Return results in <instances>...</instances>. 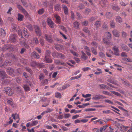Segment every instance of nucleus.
I'll use <instances>...</instances> for the list:
<instances>
[{
  "label": "nucleus",
  "mask_w": 132,
  "mask_h": 132,
  "mask_svg": "<svg viewBox=\"0 0 132 132\" xmlns=\"http://www.w3.org/2000/svg\"><path fill=\"white\" fill-rule=\"evenodd\" d=\"M57 55L56 56L57 58H60L63 59H64L65 58V55L61 53L57 52Z\"/></svg>",
  "instance_id": "14"
},
{
  "label": "nucleus",
  "mask_w": 132,
  "mask_h": 132,
  "mask_svg": "<svg viewBox=\"0 0 132 132\" xmlns=\"http://www.w3.org/2000/svg\"><path fill=\"white\" fill-rule=\"evenodd\" d=\"M111 92L113 94L117 96H120V94L118 92L114 91H111Z\"/></svg>",
  "instance_id": "57"
},
{
  "label": "nucleus",
  "mask_w": 132,
  "mask_h": 132,
  "mask_svg": "<svg viewBox=\"0 0 132 132\" xmlns=\"http://www.w3.org/2000/svg\"><path fill=\"white\" fill-rule=\"evenodd\" d=\"M44 12V9L43 8L39 9L38 12V14L41 15L43 14Z\"/></svg>",
  "instance_id": "39"
},
{
  "label": "nucleus",
  "mask_w": 132,
  "mask_h": 132,
  "mask_svg": "<svg viewBox=\"0 0 132 132\" xmlns=\"http://www.w3.org/2000/svg\"><path fill=\"white\" fill-rule=\"evenodd\" d=\"M16 35L14 34H11L10 35L9 40L13 42H15L16 41Z\"/></svg>",
  "instance_id": "4"
},
{
  "label": "nucleus",
  "mask_w": 132,
  "mask_h": 132,
  "mask_svg": "<svg viewBox=\"0 0 132 132\" xmlns=\"http://www.w3.org/2000/svg\"><path fill=\"white\" fill-rule=\"evenodd\" d=\"M79 23L78 22L75 21L74 22L73 24V28L77 29H79Z\"/></svg>",
  "instance_id": "13"
},
{
  "label": "nucleus",
  "mask_w": 132,
  "mask_h": 132,
  "mask_svg": "<svg viewBox=\"0 0 132 132\" xmlns=\"http://www.w3.org/2000/svg\"><path fill=\"white\" fill-rule=\"evenodd\" d=\"M26 27L30 30L32 31L33 30V28L31 24H29L27 25Z\"/></svg>",
  "instance_id": "41"
},
{
  "label": "nucleus",
  "mask_w": 132,
  "mask_h": 132,
  "mask_svg": "<svg viewBox=\"0 0 132 132\" xmlns=\"http://www.w3.org/2000/svg\"><path fill=\"white\" fill-rule=\"evenodd\" d=\"M33 42L35 44L37 45L39 43V41L38 38L36 37H34L33 39Z\"/></svg>",
  "instance_id": "33"
},
{
  "label": "nucleus",
  "mask_w": 132,
  "mask_h": 132,
  "mask_svg": "<svg viewBox=\"0 0 132 132\" xmlns=\"http://www.w3.org/2000/svg\"><path fill=\"white\" fill-rule=\"evenodd\" d=\"M31 56L36 59H38L39 58V55L36 52L34 51L31 54Z\"/></svg>",
  "instance_id": "10"
},
{
  "label": "nucleus",
  "mask_w": 132,
  "mask_h": 132,
  "mask_svg": "<svg viewBox=\"0 0 132 132\" xmlns=\"http://www.w3.org/2000/svg\"><path fill=\"white\" fill-rule=\"evenodd\" d=\"M7 102L8 104H10L11 106H12L13 104L12 100V99H10L9 100H7Z\"/></svg>",
  "instance_id": "42"
},
{
  "label": "nucleus",
  "mask_w": 132,
  "mask_h": 132,
  "mask_svg": "<svg viewBox=\"0 0 132 132\" xmlns=\"http://www.w3.org/2000/svg\"><path fill=\"white\" fill-rule=\"evenodd\" d=\"M104 102H105L109 103L110 104H113V102L109 100H104Z\"/></svg>",
  "instance_id": "44"
},
{
  "label": "nucleus",
  "mask_w": 132,
  "mask_h": 132,
  "mask_svg": "<svg viewBox=\"0 0 132 132\" xmlns=\"http://www.w3.org/2000/svg\"><path fill=\"white\" fill-rule=\"evenodd\" d=\"M38 123V122L36 121H32V123L31 124V126L36 125Z\"/></svg>",
  "instance_id": "54"
},
{
  "label": "nucleus",
  "mask_w": 132,
  "mask_h": 132,
  "mask_svg": "<svg viewBox=\"0 0 132 132\" xmlns=\"http://www.w3.org/2000/svg\"><path fill=\"white\" fill-rule=\"evenodd\" d=\"M45 39L47 41L50 43L52 42V36L51 35H47V34L45 35Z\"/></svg>",
  "instance_id": "6"
},
{
  "label": "nucleus",
  "mask_w": 132,
  "mask_h": 132,
  "mask_svg": "<svg viewBox=\"0 0 132 132\" xmlns=\"http://www.w3.org/2000/svg\"><path fill=\"white\" fill-rule=\"evenodd\" d=\"M122 48L124 51L128 52L129 51V49L127 45L122 44L121 45Z\"/></svg>",
  "instance_id": "17"
},
{
  "label": "nucleus",
  "mask_w": 132,
  "mask_h": 132,
  "mask_svg": "<svg viewBox=\"0 0 132 132\" xmlns=\"http://www.w3.org/2000/svg\"><path fill=\"white\" fill-rule=\"evenodd\" d=\"M0 32L2 36H4L5 35L6 33L5 30L1 28Z\"/></svg>",
  "instance_id": "32"
},
{
  "label": "nucleus",
  "mask_w": 132,
  "mask_h": 132,
  "mask_svg": "<svg viewBox=\"0 0 132 132\" xmlns=\"http://www.w3.org/2000/svg\"><path fill=\"white\" fill-rule=\"evenodd\" d=\"M21 2L23 4V5L25 7H27L28 6L27 3L26 2L24 1L23 0H21Z\"/></svg>",
  "instance_id": "60"
},
{
  "label": "nucleus",
  "mask_w": 132,
  "mask_h": 132,
  "mask_svg": "<svg viewBox=\"0 0 132 132\" xmlns=\"http://www.w3.org/2000/svg\"><path fill=\"white\" fill-rule=\"evenodd\" d=\"M103 42L105 44L109 46H112L113 45V43L112 42L108 40L105 38H104Z\"/></svg>",
  "instance_id": "5"
},
{
  "label": "nucleus",
  "mask_w": 132,
  "mask_h": 132,
  "mask_svg": "<svg viewBox=\"0 0 132 132\" xmlns=\"http://www.w3.org/2000/svg\"><path fill=\"white\" fill-rule=\"evenodd\" d=\"M55 9L56 11H59L61 10L60 5L59 4H56L54 6Z\"/></svg>",
  "instance_id": "26"
},
{
  "label": "nucleus",
  "mask_w": 132,
  "mask_h": 132,
  "mask_svg": "<svg viewBox=\"0 0 132 132\" xmlns=\"http://www.w3.org/2000/svg\"><path fill=\"white\" fill-rule=\"evenodd\" d=\"M110 25L111 27L112 28H114L115 27V23L113 20L110 21Z\"/></svg>",
  "instance_id": "36"
},
{
  "label": "nucleus",
  "mask_w": 132,
  "mask_h": 132,
  "mask_svg": "<svg viewBox=\"0 0 132 132\" xmlns=\"http://www.w3.org/2000/svg\"><path fill=\"white\" fill-rule=\"evenodd\" d=\"M88 21H85L84 22H82L81 23V24L82 25L85 26H86L88 25Z\"/></svg>",
  "instance_id": "50"
},
{
  "label": "nucleus",
  "mask_w": 132,
  "mask_h": 132,
  "mask_svg": "<svg viewBox=\"0 0 132 132\" xmlns=\"http://www.w3.org/2000/svg\"><path fill=\"white\" fill-rule=\"evenodd\" d=\"M105 38L106 39H111V35L109 32H106L105 34Z\"/></svg>",
  "instance_id": "12"
},
{
  "label": "nucleus",
  "mask_w": 132,
  "mask_h": 132,
  "mask_svg": "<svg viewBox=\"0 0 132 132\" xmlns=\"http://www.w3.org/2000/svg\"><path fill=\"white\" fill-rule=\"evenodd\" d=\"M34 28L37 35L39 36H40L41 35V33L39 27L37 26H35Z\"/></svg>",
  "instance_id": "2"
},
{
  "label": "nucleus",
  "mask_w": 132,
  "mask_h": 132,
  "mask_svg": "<svg viewBox=\"0 0 132 132\" xmlns=\"http://www.w3.org/2000/svg\"><path fill=\"white\" fill-rule=\"evenodd\" d=\"M107 127V126H103V127H101L100 128V131L101 132H102L103 131H104Z\"/></svg>",
  "instance_id": "48"
},
{
  "label": "nucleus",
  "mask_w": 132,
  "mask_h": 132,
  "mask_svg": "<svg viewBox=\"0 0 132 132\" xmlns=\"http://www.w3.org/2000/svg\"><path fill=\"white\" fill-rule=\"evenodd\" d=\"M62 7L63 9L64 13L66 15H68V9L67 7L64 5H63Z\"/></svg>",
  "instance_id": "11"
},
{
  "label": "nucleus",
  "mask_w": 132,
  "mask_h": 132,
  "mask_svg": "<svg viewBox=\"0 0 132 132\" xmlns=\"http://www.w3.org/2000/svg\"><path fill=\"white\" fill-rule=\"evenodd\" d=\"M102 93L103 94L105 95H111V94L109 92L106 91H103Z\"/></svg>",
  "instance_id": "52"
},
{
  "label": "nucleus",
  "mask_w": 132,
  "mask_h": 132,
  "mask_svg": "<svg viewBox=\"0 0 132 132\" xmlns=\"http://www.w3.org/2000/svg\"><path fill=\"white\" fill-rule=\"evenodd\" d=\"M23 33H24V35L26 38L29 37V34L28 32L27 29L26 28H24L23 30Z\"/></svg>",
  "instance_id": "15"
},
{
  "label": "nucleus",
  "mask_w": 132,
  "mask_h": 132,
  "mask_svg": "<svg viewBox=\"0 0 132 132\" xmlns=\"http://www.w3.org/2000/svg\"><path fill=\"white\" fill-rule=\"evenodd\" d=\"M100 88L102 89H105L106 87V86L104 84H101L100 85Z\"/></svg>",
  "instance_id": "59"
},
{
  "label": "nucleus",
  "mask_w": 132,
  "mask_h": 132,
  "mask_svg": "<svg viewBox=\"0 0 132 132\" xmlns=\"http://www.w3.org/2000/svg\"><path fill=\"white\" fill-rule=\"evenodd\" d=\"M120 3L122 6H125L127 5V3H125L122 1L120 2Z\"/></svg>",
  "instance_id": "63"
},
{
  "label": "nucleus",
  "mask_w": 132,
  "mask_h": 132,
  "mask_svg": "<svg viewBox=\"0 0 132 132\" xmlns=\"http://www.w3.org/2000/svg\"><path fill=\"white\" fill-rule=\"evenodd\" d=\"M22 11L24 14L25 16H28L29 15V14L24 9H23V10H22Z\"/></svg>",
  "instance_id": "49"
},
{
  "label": "nucleus",
  "mask_w": 132,
  "mask_h": 132,
  "mask_svg": "<svg viewBox=\"0 0 132 132\" xmlns=\"http://www.w3.org/2000/svg\"><path fill=\"white\" fill-rule=\"evenodd\" d=\"M44 61L48 63H51L53 62L51 59L49 57H44Z\"/></svg>",
  "instance_id": "18"
},
{
  "label": "nucleus",
  "mask_w": 132,
  "mask_h": 132,
  "mask_svg": "<svg viewBox=\"0 0 132 132\" xmlns=\"http://www.w3.org/2000/svg\"><path fill=\"white\" fill-rule=\"evenodd\" d=\"M81 76V75L80 74L78 76H76L73 77H72L70 78L71 80H72L77 79L78 78H80Z\"/></svg>",
  "instance_id": "35"
},
{
  "label": "nucleus",
  "mask_w": 132,
  "mask_h": 132,
  "mask_svg": "<svg viewBox=\"0 0 132 132\" xmlns=\"http://www.w3.org/2000/svg\"><path fill=\"white\" fill-rule=\"evenodd\" d=\"M55 97L57 98H61V96L60 93L58 92H57L55 93Z\"/></svg>",
  "instance_id": "51"
},
{
  "label": "nucleus",
  "mask_w": 132,
  "mask_h": 132,
  "mask_svg": "<svg viewBox=\"0 0 132 132\" xmlns=\"http://www.w3.org/2000/svg\"><path fill=\"white\" fill-rule=\"evenodd\" d=\"M62 45L59 44H56L55 45V48L57 50H60L61 48Z\"/></svg>",
  "instance_id": "28"
},
{
  "label": "nucleus",
  "mask_w": 132,
  "mask_h": 132,
  "mask_svg": "<svg viewBox=\"0 0 132 132\" xmlns=\"http://www.w3.org/2000/svg\"><path fill=\"white\" fill-rule=\"evenodd\" d=\"M108 81L109 82L111 83L112 84L115 85H116L117 84V83L116 82V81H114L112 79H108Z\"/></svg>",
  "instance_id": "38"
},
{
  "label": "nucleus",
  "mask_w": 132,
  "mask_h": 132,
  "mask_svg": "<svg viewBox=\"0 0 132 132\" xmlns=\"http://www.w3.org/2000/svg\"><path fill=\"white\" fill-rule=\"evenodd\" d=\"M81 52L82 54L81 57L84 60H87L88 58V57L86 56V54L82 51H81Z\"/></svg>",
  "instance_id": "24"
},
{
  "label": "nucleus",
  "mask_w": 132,
  "mask_h": 132,
  "mask_svg": "<svg viewBox=\"0 0 132 132\" xmlns=\"http://www.w3.org/2000/svg\"><path fill=\"white\" fill-rule=\"evenodd\" d=\"M7 73L9 75H14V72L13 69L9 67L7 69Z\"/></svg>",
  "instance_id": "7"
},
{
  "label": "nucleus",
  "mask_w": 132,
  "mask_h": 132,
  "mask_svg": "<svg viewBox=\"0 0 132 132\" xmlns=\"http://www.w3.org/2000/svg\"><path fill=\"white\" fill-rule=\"evenodd\" d=\"M48 82V80L47 79H46L42 81H41V83L42 85H44L47 84Z\"/></svg>",
  "instance_id": "37"
},
{
  "label": "nucleus",
  "mask_w": 132,
  "mask_h": 132,
  "mask_svg": "<svg viewBox=\"0 0 132 132\" xmlns=\"http://www.w3.org/2000/svg\"><path fill=\"white\" fill-rule=\"evenodd\" d=\"M83 30L86 33L88 34L89 35L90 34V31L86 27L84 28L83 29Z\"/></svg>",
  "instance_id": "45"
},
{
  "label": "nucleus",
  "mask_w": 132,
  "mask_h": 132,
  "mask_svg": "<svg viewBox=\"0 0 132 132\" xmlns=\"http://www.w3.org/2000/svg\"><path fill=\"white\" fill-rule=\"evenodd\" d=\"M70 52H71V53L73 54L76 56H78L79 55V54L77 53L73 52V51L70 50Z\"/></svg>",
  "instance_id": "53"
},
{
  "label": "nucleus",
  "mask_w": 132,
  "mask_h": 132,
  "mask_svg": "<svg viewBox=\"0 0 132 132\" xmlns=\"http://www.w3.org/2000/svg\"><path fill=\"white\" fill-rule=\"evenodd\" d=\"M12 117H13V119L14 120H15L16 119H18L19 120V116L18 114L16 113L13 114H12Z\"/></svg>",
  "instance_id": "25"
},
{
  "label": "nucleus",
  "mask_w": 132,
  "mask_h": 132,
  "mask_svg": "<svg viewBox=\"0 0 132 132\" xmlns=\"http://www.w3.org/2000/svg\"><path fill=\"white\" fill-rule=\"evenodd\" d=\"M53 111V109H51L49 108H48L47 109V110L45 111L46 112H45V113H50Z\"/></svg>",
  "instance_id": "56"
},
{
  "label": "nucleus",
  "mask_w": 132,
  "mask_h": 132,
  "mask_svg": "<svg viewBox=\"0 0 132 132\" xmlns=\"http://www.w3.org/2000/svg\"><path fill=\"white\" fill-rule=\"evenodd\" d=\"M6 73L5 72L2 70H0V76L2 77L3 79L6 77Z\"/></svg>",
  "instance_id": "20"
},
{
  "label": "nucleus",
  "mask_w": 132,
  "mask_h": 132,
  "mask_svg": "<svg viewBox=\"0 0 132 132\" xmlns=\"http://www.w3.org/2000/svg\"><path fill=\"white\" fill-rule=\"evenodd\" d=\"M112 9L116 11H118L120 9L117 5L116 4H113L112 6Z\"/></svg>",
  "instance_id": "21"
},
{
  "label": "nucleus",
  "mask_w": 132,
  "mask_h": 132,
  "mask_svg": "<svg viewBox=\"0 0 132 132\" xmlns=\"http://www.w3.org/2000/svg\"><path fill=\"white\" fill-rule=\"evenodd\" d=\"M85 6L82 4H80L79 6L77 7V9L79 10H81L84 9Z\"/></svg>",
  "instance_id": "27"
},
{
  "label": "nucleus",
  "mask_w": 132,
  "mask_h": 132,
  "mask_svg": "<svg viewBox=\"0 0 132 132\" xmlns=\"http://www.w3.org/2000/svg\"><path fill=\"white\" fill-rule=\"evenodd\" d=\"M82 95L83 97L85 98H87L90 97L91 96V95L90 94H87L86 95L82 94Z\"/></svg>",
  "instance_id": "61"
},
{
  "label": "nucleus",
  "mask_w": 132,
  "mask_h": 132,
  "mask_svg": "<svg viewBox=\"0 0 132 132\" xmlns=\"http://www.w3.org/2000/svg\"><path fill=\"white\" fill-rule=\"evenodd\" d=\"M23 18V15L19 13L18 14V20L20 21H22Z\"/></svg>",
  "instance_id": "31"
},
{
  "label": "nucleus",
  "mask_w": 132,
  "mask_h": 132,
  "mask_svg": "<svg viewBox=\"0 0 132 132\" xmlns=\"http://www.w3.org/2000/svg\"><path fill=\"white\" fill-rule=\"evenodd\" d=\"M16 89L17 92L18 93H21L22 90L20 87L18 86L16 87Z\"/></svg>",
  "instance_id": "43"
},
{
  "label": "nucleus",
  "mask_w": 132,
  "mask_h": 132,
  "mask_svg": "<svg viewBox=\"0 0 132 132\" xmlns=\"http://www.w3.org/2000/svg\"><path fill=\"white\" fill-rule=\"evenodd\" d=\"M23 87L25 91H29L30 90V88L29 87V86L27 84L24 85L23 86Z\"/></svg>",
  "instance_id": "22"
},
{
  "label": "nucleus",
  "mask_w": 132,
  "mask_h": 132,
  "mask_svg": "<svg viewBox=\"0 0 132 132\" xmlns=\"http://www.w3.org/2000/svg\"><path fill=\"white\" fill-rule=\"evenodd\" d=\"M51 52L49 50H47L46 52L45 55V57H49L50 55Z\"/></svg>",
  "instance_id": "30"
},
{
  "label": "nucleus",
  "mask_w": 132,
  "mask_h": 132,
  "mask_svg": "<svg viewBox=\"0 0 132 132\" xmlns=\"http://www.w3.org/2000/svg\"><path fill=\"white\" fill-rule=\"evenodd\" d=\"M5 65H11V63L8 61H6L5 62L4 64L2 65V66H3Z\"/></svg>",
  "instance_id": "46"
},
{
  "label": "nucleus",
  "mask_w": 132,
  "mask_h": 132,
  "mask_svg": "<svg viewBox=\"0 0 132 132\" xmlns=\"http://www.w3.org/2000/svg\"><path fill=\"white\" fill-rule=\"evenodd\" d=\"M91 11V10L90 9L87 8L85 9V12L87 14H88Z\"/></svg>",
  "instance_id": "64"
},
{
  "label": "nucleus",
  "mask_w": 132,
  "mask_h": 132,
  "mask_svg": "<svg viewBox=\"0 0 132 132\" xmlns=\"http://www.w3.org/2000/svg\"><path fill=\"white\" fill-rule=\"evenodd\" d=\"M91 50L92 52V53L96 55L97 54V53L95 49L93 47H92Z\"/></svg>",
  "instance_id": "62"
},
{
  "label": "nucleus",
  "mask_w": 132,
  "mask_h": 132,
  "mask_svg": "<svg viewBox=\"0 0 132 132\" xmlns=\"http://www.w3.org/2000/svg\"><path fill=\"white\" fill-rule=\"evenodd\" d=\"M37 63L35 61H33L31 63V65L33 67H35L37 66Z\"/></svg>",
  "instance_id": "47"
},
{
  "label": "nucleus",
  "mask_w": 132,
  "mask_h": 132,
  "mask_svg": "<svg viewBox=\"0 0 132 132\" xmlns=\"http://www.w3.org/2000/svg\"><path fill=\"white\" fill-rule=\"evenodd\" d=\"M101 3L102 4V5L105 6L108 4V3L107 0H101Z\"/></svg>",
  "instance_id": "29"
},
{
  "label": "nucleus",
  "mask_w": 132,
  "mask_h": 132,
  "mask_svg": "<svg viewBox=\"0 0 132 132\" xmlns=\"http://www.w3.org/2000/svg\"><path fill=\"white\" fill-rule=\"evenodd\" d=\"M127 35V34L125 32L123 31L122 33V36L123 38H125Z\"/></svg>",
  "instance_id": "58"
},
{
  "label": "nucleus",
  "mask_w": 132,
  "mask_h": 132,
  "mask_svg": "<svg viewBox=\"0 0 132 132\" xmlns=\"http://www.w3.org/2000/svg\"><path fill=\"white\" fill-rule=\"evenodd\" d=\"M121 80L123 84L126 86L130 85V84L127 80L124 81V80L122 79H121Z\"/></svg>",
  "instance_id": "34"
},
{
  "label": "nucleus",
  "mask_w": 132,
  "mask_h": 132,
  "mask_svg": "<svg viewBox=\"0 0 132 132\" xmlns=\"http://www.w3.org/2000/svg\"><path fill=\"white\" fill-rule=\"evenodd\" d=\"M5 91L6 93L9 95H12L14 93V90L9 87L5 88Z\"/></svg>",
  "instance_id": "1"
},
{
  "label": "nucleus",
  "mask_w": 132,
  "mask_h": 132,
  "mask_svg": "<svg viewBox=\"0 0 132 132\" xmlns=\"http://www.w3.org/2000/svg\"><path fill=\"white\" fill-rule=\"evenodd\" d=\"M112 32L114 36L116 37H119L120 36L119 31L116 29L114 30Z\"/></svg>",
  "instance_id": "9"
},
{
  "label": "nucleus",
  "mask_w": 132,
  "mask_h": 132,
  "mask_svg": "<svg viewBox=\"0 0 132 132\" xmlns=\"http://www.w3.org/2000/svg\"><path fill=\"white\" fill-rule=\"evenodd\" d=\"M56 22L58 23H60L61 22V19L60 16H58L56 20Z\"/></svg>",
  "instance_id": "55"
},
{
  "label": "nucleus",
  "mask_w": 132,
  "mask_h": 132,
  "mask_svg": "<svg viewBox=\"0 0 132 132\" xmlns=\"http://www.w3.org/2000/svg\"><path fill=\"white\" fill-rule=\"evenodd\" d=\"M12 28L13 31H17L18 29V27L17 25L14 23L12 24Z\"/></svg>",
  "instance_id": "16"
},
{
  "label": "nucleus",
  "mask_w": 132,
  "mask_h": 132,
  "mask_svg": "<svg viewBox=\"0 0 132 132\" xmlns=\"http://www.w3.org/2000/svg\"><path fill=\"white\" fill-rule=\"evenodd\" d=\"M113 16V13L111 12H107L106 13V16L108 19H110Z\"/></svg>",
  "instance_id": "19"
},
{
  "label": "nucleus",
  "mask_w": 132,
  "mask_h": 132,
  "mask_svg": "<svg viewBox=\"0 0 132 132\" xmlns=\"http://www.w3.org/2000/svg\"><path fill=\"white\" fill-rule=\"evenodd\" d=\"M116 20L117 22L119 23H121L122 21V18L118 16H116Z\"/></svg>",
  "instance_id": "23"
},
{
  "label": "nucleus",
  "mask_w": 132,
  "mask_h": 132,
  "mask_svg": "<svg viewBox=\"0 0 132 132\" xmlns=\"http://www.w3.org/2000/svg\"><path fill=\"white\" fill-rule=\"evenodd\" d=\"M44 77L45 76L43 74L41 73L39 76V79L41 81L44 79Z\"/></svg>",
  "instance_id": "40"
},
{
  "label": "nucleus",
  "mask_w": 132,
  "mask_h": 132,
  "mask_svg": "<svg viewBox=\"0 0 132 132\" xmlns=\"http://www.w3.org/2000/svg\"><path fill=\"white\" fill-rule=\"evenodd\" d=\"M113 50L114 51V53L115 55H119V50L118 47L116 46H114L113 47Z\"/></svg>",
  "instance_id": "8"
},
{
  "label": "nucleus",
  "mask_w": 132,
  "mask_h": 132,
  "mask_svg": "<svg viewBox=\"0 0 132 132\" xmlns=\"http://www.w3.org/2000/svg\"><path fill=\"white\" fill-rule=\"evenodd\" d=\"M47 22L48 25L51 28H53L54 27V23L52 20L49 18H48L47 20Z\"/></svg>",
  "instance_id": "3"
}]
</instances>
